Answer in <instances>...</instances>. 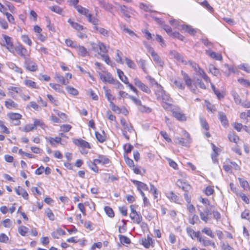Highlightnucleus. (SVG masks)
Instances as JSON below:
<instances>
[{
    "mask_svg": "<svg viewBox=\"0 0 250 250\" xmlns=\"http://www.w3.org/2000/svg\"><path fill=\"white\" fill-rule=\"evenodd\" d=\"M129 216L131 220L133 221V222L137 224H139L143 219L141 215L137 212L135 213L134 214H130Z\"/></svg>",
    "mask_w": 250,
    "mask_h": 250,
    "instance_id": "obj_19",
    "label": "nucleus"
},
{
    "mask_svg": "<svg viewBox=\"0 0 250 250\" xmlns=\"http://www.w3.org/2000/svg\"><path fill=\"white\" fill-rule=\"evenodd\" d=\"M66 89L70 94L74 96H76L78 94V90L71 86H67L66 87Z\"/></svg>",
    "mask_w": 250,
    "mask_h": 250,
    "instance_id": "obj_48",
    "label": "nucleus"
},
{
    "mask_svg": "<svg viewBox=\"0 0 250 250\" xmlns=\"http://www.w3.org/2000/svg\"><path fill=\"white\" fill-rule=\"evenodd\" d=\"M202 232L208 236L212 238H213L214 237V235L212 231V230L210 229V228L208 227H205L202 230Z\"/></svg>",
    "mask_w": 250,
    "mask_h": 250,
    "instance_id": "obj_45",
    "label": "nucleus"
},
{
    "mask_svg": "<svg viewBox=\"0 0 250 250\" xmlns=\"http://www.w3.org/2000/svg\"><path fill=\"white\" fill-rule=\"evenodd\" d=\"M94 161L98 164H101L102 165L108 164L110 163L109 159L106 156L103 155H99L98 158L95 159Z\"/></svg>",
    "mask_w": 250,
    "mask_h": 250,
    "instance_id": "obj_13",
    "label": "nucleus"
},
{
    "mask_svg": "<svg viewBox=\"0 0 250 250\" xmlns=\"http://www.w3.org/2000/svg\"><path fill=\"white\" fill-rule=\"evenodd\" d=\"M170 55L179 62H181L184 64H187V61L184 60L183 58L181 55L175 51H171Z\"/></svg>",
    "mask_w": 250,
    "mask_h": 250,
    "instance_id": "obj_14",
    "label": "nucleus"
},
{
    "mask_svg": "<svg viewBox=\"0 0 250 250\" xmlns=\"http://www.w3.org/2000/svg\"><path fill=\"white\" fill-rule=\"evenodd\" d=\"M173 116L178 120L184 121L186 120V117L179 108H175L172 110Z\"/></svg>",
    "mask_w": 250,
    "mask_h": 250,
    "instance_id": "obj_9",
    "label": "nucleus"
},
{
    "mask_svg": "<svg viewBox=\"0 0 250 250\" xmlns=\"http://www.w3.org/2000/svg\"><path fill=\"white\" fill-rule=\"evenodd\" d=\"M45 139L53 146H56V144L61 143L62 141L61 138L59 137H56L55 138L46 137Z\"/></svg>",
    "mask_w": 250,
    "mask_h": 250,
    "instance_id": "obj_18",
    "label": "nucleus"
},
{
    "mask_svg": "<svg viewBox=\"0 0 250 250\" xmlns=\"http://www.w3.org/2000/svg\"><path fill=\"white\" fill-rule=\"evenodd\" d=\"M209 72L212 73L214 76H217L219 74V70L216 68L213 64L209 65Z\"/></svg>",
    "mask_w": 250,
    "mask_h": 250,
    "instance_id": "obj_49",
    "label": "nucleus"
},
{
    "mask_svg": "<svg viewBox=\"0 0 250 250\" xmlns=\"http://www.w3.org/2000/svg\"><path fill=\"white\" fill-rule=\"evenodd\" d=\"M239 69L244 70L247 73H250V66L246 63L241 64L238 66Z\"/></svg>",
    "mask_w": 250,
    "mask_h": 250,
    "instance_id": "obj_56",
    "label": "nucleus"
},
{
    "mask_svg": "<svg viewBox=\"0 0 250 250\" xmlns=\"http://www.w3.org/2000/svg\"><path fill=\"white\" fill-rule=\"evenodd\" d=\"M3 38L4 39L3 41V45L8 46H12V42H11V39L10 37L6 36L5 35H3Z\"/></svg>",
    "mask_w": 250,
    "mask_h": 250,
    "instance_id": "obj_41",
    "label": "nucleus"
},
{
    "mask_svg": "<svg viewBox=\"0 0 250 250\" xmlns=\"http://www.w3.org/2000/svg\"><path fill=\"white\" fill-rule=\"evenodd\" d=\"M198 75L202 77V78L206 82H210V80L208 76V75L206 74L204 70L201 68L200 67L196 71H195Z\"/></svg>",
    "mask_w": 250,
    "mask_h": 250,
    "instance_id": "obj_26",
    "label": "nucleus"
},
{
    "mask_svg": "<svg viewBox=\"0 0 250 250\" xmlns=\"http://www.w3.org/2000/svg\"><path fill=\"white\" fill-rule=\"evenodd\" d=\"M76 9L80 14L84 15L86 17H87L90 14L89 13V10L83 7L81 5L76 6Z\"/></svg>",
    "mask_w": 250,
    "mask_h": 250,
    "instance_id": "obj_31",
    "label": "nucleus"
},
{
    "mask_svg": "<svg viewBox=\"0 0 250 250\" xmlns=\"http://www.w3.org/2000/svg\"><path fill=\"white\" fill-rule=\"evenodd\" d=\"M165 30L169 36L173 38H177L181 41H183L185 38L184 37L181 35L179 32H172L171 27L168 26L165 28Z\"/></svg>",
    "mask_w": 250,
    "mask_h": 250,
    "instance_id": "obj_6",
    "label": "nucleus"
},
{
    "mask_svg": "<svg viewBox=\"0 0 250 250\" xmlns=\"http://www.w3.org/2000/svg\"><path fill=\"white\" fill-rule=\"evenodd\" d=\"M122 55L123 54L120 51H119V50H117L116 61L118 63L123 64V62L122 59Z\"/></svg>",
    "mask_w": 250,
    "mask_h": 250,
    "instance_id": "obj_62",
    "label": "nucleus"
},
{
    "mask_svg": "<svg viewBox=\"0 0 250 250\" xmlns=\"http://www.w3.org/2000/svg\"><path fill=\"white\" fill-rule=\"evenodd\" d=\"M99 76L101 80L104 83H114V78L109 73H106L105 74H103L99 73Z\"/></svg>",
    "mask_w": 250,
    "mask_h": 250,
    "instance_id": "obj_10",
    "label": "nucleus"
},
{
    "mask_svg": "<svg viewBox=\"0 0 250 250\" xmlns=\"http://www.w3.org/2000/svg\"><path fill=\"white\" fill-rule=\"evenodd\" d=\"M198 75L202 77V78L206 82H210V80L208 76V75L206 74L204 70L201 68L200 67L196 71H195Z\"/></svg>",
    "mask_w": 250,
    "mask_h": 250,
    "instance_id": "obj_25",
    "label": "nucleus"
},
{
    "mask_svg": "<svg viewBox=\"0 0 250 250\" xmlns=\"http://www.w3.org/2000/svg\"><path fill=\"white\" fill-rule=\"evenodd\" d=\"M24 65L25 68L30 71H35L38 69L37 64L28 59L25 60Z\"/></svg>",
    "mask_w": 250,
    "mask_h": 250,
    "instance_id": "obj_11",
    "label": "nucleus"
},
{
    "mask_svg": "<svg viewBox=\"0 0 250 250\" xmlns=\"http://www.w3.org/2000/svg\"><path fill=\"white\" fill-rule=\"evenodd\" d=\"M149 52L151 54L155 63L157 65L162 67L164 64V62L158 55L153 50V48H150Z\"/></svg>",
    "mask_w": 250,
    "mask_h": 250,
    "instance_id": "obj_4",
    "label": "nucleus"
},
{
    "mask_svg": "<svg viewBox=\"0 0 250 250\" xmlns=\"http://www.w3.org/2000/svg\"><path fill=\"white\" fill-rule=\"evenodd\" d=\"M125 61L126 65L129 68L133 69H135L136 68V65L133 61L128 58H125Z\"/></svg>",
    "mask_w": 250,
    "mask_h": 250,
    "instance_id": "obj_44",
    "label": "nucleus"
},
{
    "mask_svg": "<svg viewBox=\"0 0 250 250\" xmlns=\"http://www.w3.org/2000/svg\"><path fill=\"white\" fill-rule=\"evenodd\" d=\"M68 22L70 24L73 28L78 31L83 30L84 28L83 25H81L77 22L72 21L70 19L68 20Z\"/></svg>",
    "mask_w": 250,
    "mask_h": 250,
    "instance_id": "obj_34",
    "label": "nucleus"
},
{
    "mask_svg": "<svg viewBox=\"0 0 250 250\" xmlns=\"http://www.w3.org/2000/svg\"><path fill=\"white\" fill-rule=\"evenodd\" d=\"M74 144L83 148H90V146L88 142L81 139H74L73 140Z\"/></svg>",
    "mask_w": 250,
    "mask_h": 250,
    "instance_id": "obj_12",
    "label": "nucleus"
},
{
    "mask_svg": "<svg viewBox=\"0 0 250 250\" xmlns=\"http://www.w3.org/2000/svg\"><path fill=\"white\" fill-rule=\"evenodd\" d=\"M219 119L221 122L222 125L226 126L228 125V121L225 114L222 112L218 113Z\"/></svg>",
    "mask_w": 250,
    "mask_h": 250,
    "instance_id": "obj_28",
    "label": "nucleus"
},
{
    "mask_svg": "<svg viewBox=\"0 0 250 250\" xmlns=\"http://www.w3.org/2000/svg\"><path fill=\"white\" fill-rule=\"evenodd\" d=\"M65 232L61 228H58L55 231L51 233V235L54 238L58 239L61 235H65Z\"/></svg>",
    "mask_w": 250,
    "mask_h": 250,
    "instance_id": "obj_32",
    "label": "nucleus"
},
{
    "mask_svg": "<svg viewBox=\"0 0 250 250\" xmlns=\"http://www.w3.org/2000/svg\"><path fill=\"white\" fill-rule=\"evenodd\" d=\"M50 9L57 14H62V9L58 6H53L49 7Z\"/></svg>",
    "mask_w": 250,
    "mask_h": 250,
    "instance_id": "obj_55",
    "label": "nucleus"
},
{
    "mask_svg": "<svg viewBox=\"0 0 250 250\" xmlns=\"http://www.w3.org/2000/svg\"><path fill=\"white\" fill-rule=\"evenodd\" d=\"M174 142L175 143L178 144L183 146H187L189 144V140H186V139L181 137L175 138Z\"/></svg>",
    "mask_w": 250,
    "mask_h": 250,
    "instance_id": "obj_27",
    "label": "nucleus"
},
{
    "mask_svg": "<svg viewBox=\"0 0 250 250\" xmlns=\"http://www.w3.org/2000/svg\"><path fill=\"white\" fill-rule=\"evenodd\" d=\"M121 81L125 84H127L128 86L131 90H132L136 94H138L139 91L132 84L128 82V79L126 77H125V80H124L122 79H121Z\"/></svg>",
    "mask_w": 250,
    "mask_h": 250,
    "instance_id": "obj_39",
    "label": "nucleus"
},
{
    "mask_svg": "<svg viewBox=\"0 0 250 250\" xmlns=\"http://www.w3.org/2000/svg\"><path fill=\"white\" fill-rule=\"evenodd\" d=\"M187 62L188 64H188L189 65H190L195 71H196L200 67L199 65L197 63H196L195 62H193L192 61L189 60L188 61H187Z\"/></svg>",
    "mask_w": 250,
    "mask_h": 250,
    "instance_id": "obj_63",
    "label": "nucleus"
},
{
    "mask_svg": "<svg viewBox=\"0 0 250 250\" xmlns=\"http://www.w3.org/2000/svg\"><path fill=\"white\" fill-rule=\"evenodd\" d=\"M5 106L8 109L12 108L17 109L18 104L11 99H9L5 102Z\"/></svg>",
    "mask_w": 250,
    "mask_h": 250,
    "instance_id": "obj_30",
    "label": "nucleus"
},
{
    "mask_svg": "<svg viewBox=\"0 0 250 250\" xmlns=\"http://www.w3.org/2000/svg\"><path fill=\"white\" fill-rule=\"evenodd\" d=\"M241 217L243 219L250 220V211L248 209H245L241 213Z\"/></svg>",
    "mask_w": 250,
    "mask_h": 250,
    "instance_id": "obj_60",
    "label": "nucleus"
},
{
    "mask_svg": "<svg viewBox=\"0 0 250 250\" xmlns=\"http://www.w3.org/2000/svg\"><path fill=\"white\" fill-rule=\"evenodd\" d=\"M93 28L97 32H98L100 34L103 35L104 37H108L109 36V31L104 28L98 27L97 26H94Z\"/></svg>",
    "mask_w": 250,
    "mask_h": 250,
    "instance_id": "obj_23",
    "label": "nucleus"
},
{
    "mask_svg": "<svg viewBox=\"0 0 250 250\" xmlns=\"http://www.w3.org/2000/svg\"><path fill=\"white\" fill-rule=\"evenodd\" d=\"M22 41L27 45L31 46L32 42L29 37L26 35H23L21 37Z\"/></svg>",
    "mask_w": 250,
    "mask_h": 250,
    "instance_id": "obj_50",
    "label": "nucleus"
},
{
    "mask_svg": "<svg viewBox=\"0 0 250 250\" xmlns=\"http://www.w3.org/2000/svg\"><path fill=\"white\" fill-rule=\"evenodd\" d=\"M230 141L237 143L239 140V137L233 132H230L228 135Z\"/></svg>",
    "mask_w": 250,
    "mask_h": 250,
    "instance_id": "obj_43",
    "label": "nucleus"
},
{
    "mask_svg": "<svg viewBox=\"0 0 250 250\" xmlns=\"http://www.w3.org/2000/svg\"><path fill=\"white\" fill-rule=\"evenodd\" d=\"M167 197L175 202H177L179 200L178 197L172 191L167 193Z\"/></svg>",
    "mask_w": 250,
    "mask_h": 250,
    "instance_id": "obj_57",
    "label": "nucleus"
},
{
    "mask_svg": "<svg viewBox=\"0 0 250 250\" xmlns=\"http://www.w3.org/2000/svg\"><path fill=\"white\" fill-rule=\"evenodd\" d=\"M33 122L35 129H36L38 126L41 127L43 129H45L47 127L42 120L33 119Z\"/></svg>",
    "mask_w": 250,
    "mask_h": 250,
    "instance_id": "obj_21",
    "label": "nucleus"
},
{
    "mask_svg": "<svg viewBox=\"0 0 250 250\" xmlns=\"http://www.w3.org/2000/svg\"><path fill=\"white\" fill-rule=\"evenodd\" d=\"M89 22L92 23L94 26H97L98 22L99 21L98 19L95 17H92L91 14H89V15L86 17Z\"/></svg>",
    "mask_w": 250,
    "mask_h": 250,
    "instance_id": "obj_46",
    "label": "nucleus"
},
{
    "mask_svg": "<svg viewBox=\"0 0 250 250\" xmlns=\"http://www.w3.org/2000/svg\"><path fill=\"white\" fill-rule=\"evenodd\" d=\"M157 89L155 90V94L157 96V99L159 100L163 95L165 93V91L163 89L162 86L160 85L157 87Z\"/></svg>",
    "mask_w": 250,
    "mask_h": 250,
    "instance_id": "obj_37",
    "label": "nucleus"
},
{
    "mask_svg": "<svg viewBox=\"0 0 250 250\" xmlns=\"http://www.w3.org/2000/svg\"><path fill=\"white\" fill-rule=\"evenodd\" d=\"M187 232L188 235L192 239H195L196 237L198 236V234L200 233L199 231H195L191 228L188 227Z\"/></svg>",
    "mask_w": 250,
    "mask_h": 250,
    "instance_id": "obj_29",
    "label": "nucleus"
},
{
    "mask_svg": "<svg viewBox=\"0 0 250 250\" xmlns=\"http://www.w3.org/2000/svg\"><path fill=\"white\" fill-rule=\"evenodd\" d=\"M15 191L18 195H21L24 199H28V194L23 188L18 187L17 188H16Z\"/></svg>",
    "mask_w": 250,
    "mask_h": 250,
    "instance_id": "obj_20",
    "label": "nucleus"
},
{
    "mask_svg": "<svg viewBox=\"0 0 250 250\" xmlns=\"http://www.w3.org/2000/svg\"><path fill=\"white\" fill-rule=\"evenodd\" d=\"M104 210L106 212V214L110 217H113L114 216V213L113 210V209L109 207H105L104 208Z\"/></svg>",
    "mask_w": 250,
    "mask_h": 250,
    "instance_id": "obj_59",
    "label": "nucleus"
},
{
    "mask_svg": "<svg viewBox=\"0 0 250 250\" xmlns=\"http://www.w3.org/2000/svg\"><path fill=\"white\" fill-rule=\"evenodd\" d=\"M200 123L202 127L206 130H208L209 128V125L206 120L203 118H200Z\"/></svg>",
    "mask_w": 250,
    "mask_h": 250,
    "instance_id": "obj_54",
    "label": "nucleus"
},
{
    "mask_svg": "<svg viewBox=\"0 0 250 250\" xmlns=\"http://www.w3.org/2000/svg\"><path fill=\"white\" fill-rule=\"evenodd\" d=\"M206 53L211 58L216 60L221 61L222 60V55L220 53H216L210 50H206Z\"/></svg>",
    "mask_w": 250,
    "mask_h": 250,
    "instance_id": "obj_16",
    "label": "nucleus"
},
{
    "mask_svg": "<svg viewBox=\"0 0 250 250\" xmlns=\"http://www.w3.org/2000/svg\"><path fill=\"white\" fill-rule=\"evenodd\" d=\"M181 74L183 77V80L188 88H191L192 84V81L189 76L184 71H181Z\"/></svg>",
    "mask_w": 250,
    "mask_h": 250,
    "instance_id": "obj_17",
    "label": "nucleus"
},
{
    "mask_svg": "<svg viewBox=\"0 0 250 250\" xmlns=\"http://www.w3.org/2000/svg\"><path fill=\"white\" fill-rule=\"evenodd\" d=\"M146 79L149 81L150 84L152 86L154 85L156 86V87H157L160 85L155 81L154 78H152L150 76H146Z\"/></svg>",
    "mask_w": 250,
    "mask_h": 250,
    "instance_id": "obj_52",
    "label": "nucleus"
},
{
    "mask_svg": "<svg viewBox=\"0 0 250 250\" xmlns=\"http://www.w3.org/2000/svg\"><path fill=\"white\" fill-rule=\"evenodd\" d=\"M179 30H184L192 36H194L198 31H199L198 29L193 28L190 25L184 24H181V28H179Z\"/></svg>",
    "mask_w": 250,
    "mask_h": 250,
    "instance_id": "obj_7",
    "label": "nucleus"
},
{
    "mask_svg": "<svg viewBox=\"0 0 250 250\" xmlns=\"http://www.w3.org/2000/svg\"><path fill=\"white\" fill-rule=\"evenodd\" d=\"M28 230V229L27 227L24 226H21L19 228L18 231L21 235L24 236L26 235Z\"/></svg>",
    "mask_w": 250,
    "mask_h": 250,
    "instance_id": "obj_51",
    "label": "nucleus"
},
{
    "mask_svg": "<svg viewBox=\"0 0 250 250\" xmlns=\"http://www.w3.org/2000/svg\"><path fill=\"white\" fill-rule=\"evenodd\" d=\"M24 84L29 87L32 88L38 89L39 87L35 82H33L30 80L26 79L24 81Z\"/></svg>",
    "mask_w": 250,
    "mask_h": 250,
    "instance_id": "obj_33",
    "label": "nucleus"
},
{
    "mask_svg": "<svg viewBox=\"0 0 250 250\" xmlns=\"http://www.w3.org/2000/svg\"><path fill=\"white\" fill-rule=\"evenodd\" d=\"M132 182L137 186L138 190H148V186L146 184L137 180H133Z\"/></svg>",
    "mask_w": 250,
    "mask_h": 250,
    "instance_id": "obj_22",
    "label": "nucleus"
},
{
    "mask_svg": "<svg viewBox=\"0 0 250 250\" xmlns=\"http://www.w3.org/2000/svg\"><path fill=\"white\" fill-rule=\"evenodd\" d=\"M238 180L239 181V182H240V184L241 185V186L244 189H246L247 188H250L249 187V183L246 181V180H244V179H242V178H238Z\"/></svg>",
    "mask_w": 250,
    "mask_h": 250,
    "instance_id": "obj_53",
    "label": "nucleus"
},
{
    "mask_svg": "<svg viewBox=\"0 0 250 250\" xmlns=\"http://www.w3.org/2000/svg\"><path fill=\"white\" fill-rule=\"evenodd\" d=\"M97 164H98L95 162L94 160L93 162L89 161L87 162V165L89 167L95 172H98V167L97 166Z\"/></svg>",
    "mask_w": 250,
    "mask_h": 250,
    "instance_id": "obj_40",
    "label": "nucleus"
},
{
    "mask_svg": "<svg viewBox=\"0 0 250 250\" xmlns=\"http://www.w3.org/2000/svg\"><path fill=\"white\" fill-rule=\"evenodd\" d=\"M153 240L149 236H147V238L142 239V244L146 248H149L150 246L153 247Z\"/></svg>",
    "mask_w": 250,
    "mask_h": 250,
    "instance_id": "obj_15",
    "label": "nucleus"
},
{
    "mask_svg": "<svg viewBox=\"0 0 250 250\" xmlns=\"http://www.w3.org/2000/svg\"><path fill=\"white\" fill-rule=\"evenodd\" d=\"M197 207L201 220L204 221L205 223H207L208 221L210 219L209 216L211 214V211L207 207H206L203 210H201L200 209V206H198Z\"/></svg>",
    "mask_w": 250,
    "mask_h": 250,
    "instance_id": "obj_3",
    "label": "nucleus"
},
{
    "mask_svg": "<svg viewBox=\"0 0 250 250\" xmlns=\"http://www.w3.org/2000/svg\"><path fill=\"white\" fill-rule=\"evenodd\" d=\"M49 85L51 88L54 89L55 91L58 92H62V87L59 84L54 83H50Z\"/></svg>",
    "mask_w": 250,
    "mask_h": 250,
    "instance_id": "obj_47",
    "label": "nucleus"
},
{
    "mask_svg": "<svg viewBox=\"0 0 250 250\" xmlns=\"http://www.w3.org/2000/svg\"><path fill=\"white\" fill-rule=\"evenodd\" d=\"M95 136L97 139L100 143L104 142L106 140V136L104 134V131H102V133H99L97 131L95 132Z\"/></svg>",
    "mask_w": 250,
    "mask_h": 250,
    "instance_id": "obj_36",
    "label": "nucleus"
},
{
    "mask_svg": "<svg viewBox=\"0 0 250 250\" xmlns=\"http://www.w3.org/2000/svg\"><path fill=\"white\" fill-rule=\"evenodd\" d=\"M120 10L123 15L127 19H129L131 15H133L134 11L131 8L125 5H120Z\"/></svg>",
    "mask_w": 250,
    "mask_h": 250,
    "instance_id": "obj_8",
    "label": "nucleus"
},
{
    "mask_svg": "<svg viewBox=\"0 0 250 250\" xmlns=\"http://www.w3.org/2000/svg\"><path fill=\"white\" fill-rule=\"evenodd\" d=\"M20 129L25 132H28L35 129L33 124H27L23 128L20 127Z\"/></svg>",
    "mask_w": 250,
    "mask_h": 250,
    "instance_id": "obj_42",
    "label": "nucleus"
},
{
    "mask_svg": "<svg viewBox=\"0 0 250 250\" xmlns=\"http://www.w3.org/2000/svg\"><path fill=\"white\" fill-rule=\"evenodd\" d=\"M134 84L138 87L142 91L146 93L149 94L151 90L147 86L143 83L138 78H136L134 79Z\"/></svg>",
    "mask_w": 250,
    "mask_h": 250,
    "instance_id": "obj_5",
    "label": "nucleus"
},
{
    "mask_svg": "<svg viewBox=\"0 0 250 250\" xmlns=\"http://www.w3.org/2000/svg\"><path fill=\"white\" fill-rule=\"evenodd\" d=\"M198 75L202 77V78L206 82H210V80L208 76V75L206 74L204 70L201 68L200 67L196 71H195Z\"/></svg>",
    "mask_w": 250,
    "mask_h": 250,
    "instance_id": "obj_24",
    "label": "nucleus"
},
{
    "mask_svg": "<svg viewBox=\"0 0 250 250\" xmlns=\"http://www.w3.org/2000/svg\"><path fill=\"white\" fill-rule=\"evenodd\" d=\"M79 54L83 57H85L89 55V52L86 50V48H78Z\"/></svg>",
    "mask_w": 250,
    "mask_h": 250,
    "instance_id": "obj_64",
    "label": "nucleus"
},
{
    "mask_svg": "<svg viewBox=\"0 0 250 250\" xmlns=\"http://www.w3.org/2000/svg\"><path fill=\"white\" fill-rule=\"evenodd\" d=\"M92 50L96 53L94 54L96 57L99 58L100 56L107 64H109L110 60L106 54L107 51L106 48H92Z\"/></svg>",
    "mask_w": 250,
    "mask_h": 250,
    "instance_id": "obj_1",
    "label": "nucleus"
},
{
    "mask_svg": "<svg viewBox=\"0 0 250 250\" xmlns=\"http://www.w3.org/2000/svg\"><path fill=\"white\" fill-rule=\"evenodd\" d=\"M7 116L10 119L11 122L21 119L22 117L20 114L17 113H9L7 114Z\"/></svg>",
    "mask_w": 250,
    "mask_h": 250,
    "instance_id": "obj_38",
    "label": "nucleus"
},
{
    "mask_svg": "<svg viewBox=\"0 0 250 250\" xmlns=\"http://www.w3.org/2000/svg\"><path fill=\"white\" fill-rule=\"evenodd\" d=\"M119 238L122 244H129L131 242L130 239L126 236L120 235Z\"/></svg>",
    "mask_w": 250,
    "mask_h": 250,
    "instance_id": "obj_58",
    "label": "nucleus"
},
{
    "mask_svg": "<svg viewBox=\"0 0 250 250\" xmlns=\"http://www.w3.org/2000/svg\"><path fill=\"white\" fill-rule=\"evenodd\" d=\"M55 78L58 82L62 84L66 85L69 83V81L67 80H65L64 77L61 75L60 74H56L55 75Z\"/></svg>",
    "mask_w": 250,
    "mask_h": 250,
    "instance_id": "obj_35",
    "label": "nucleus"
},
{
    "mask_svg": "<svg viewBox=\"0 0 250 250\" xmlns=\"http://www.w3.org/2000/svg\"><path fill=\"white\" fill-rule=\"evenodd\" d=\"M231 94L233 97L235 102L237 104H241V99L240 98L239 95L238 94V93L237 92H236L235 91H232Z\"/></svg>",
    "mask_w": 250,
    "mask_h": 250,
    "instance_id": "obj_61",
    "label": "nucleus"
},
{
    "mask_svg": "<svg viewBox=\"0 0 250 250\" xmlns=\"http://www.w3.org/2000/svg\"><path fill=\"white\" fill-rule=\"evenodd\" d=\"M7 49L11 53L15 54H18L25 60L29 56L30 51L27 50L26 48H7Z\"/></svg>",
    "mask_w": 250,
    "mask_h": 250,
    "instance_id": "obj_2",
    "label": "nucleus"
}]
</instances>
